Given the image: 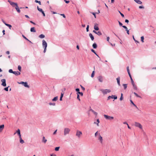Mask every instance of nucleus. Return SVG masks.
I'll return each mask as SVG.
<instances>
[{
    "instance_id": "1",
    "label": "nucleus",
    "mask_w": 156,
    "mask_h": 156,
    "mask_svg": "<svg viewBox=\"0 0 156 156\" xmlns=\"http://www.w3.org/2000/svg\"><path fill=\"white\" fill-rule=\"evenodd\" d=\"M101 91L104 94H106L108 93H109L111 92V90L110 89H101Z\"/></svg>"
},
{
    "instance_id": "2",
    "label": "nucleus",
    "mask_w": 156,
    "mask_h": 156,
    "mask_svg": "<svg viewBox=\"0 0 156 156\" xmlns=\"http://www.w3.org/2000/svg\"><path fill=\"white\" fill-rule=\"evenodd\" d=\"M70 131V129L69 128H65L64 131V136H66L67 134H69Z\"/></svg>"
},
{
    "instance_id": "3",
    "label": "nucleus",
    "mask_w": 156,
    "mask_h": 156,
    "mask_svg": "<svg viewBox=\"0 0 156 156\" xmlns=\"http://www.w3.org/2000/svg\"><path fill=\"white\" fill-rule=\"evenodd\" d=\"M8 2L13 7H15V8L16 7V6H17L18 5L16 3H15L14 2H11L9 0Z\"/></svg>"
},
{
    "instance_id": "4",
    "label": "nucleus",
    "mask_w": 156,
    "mask_h": 156,
    "mask_svg": "<svg viewBox=\"0 0 156 156\" xmlns=\"http://www.w3.org/2000/svg\"><path fill=\"white\" fill-rule=\"evenodd\" d=\"M82 133L81 131L77 130L76 133V136L78 138H80L81 136L82 135Z\"/></svg>"
},
{
    "instance_id": "5",
    "label": "nucleus",
    "mask_w": 156,
    "mask_h": 156,
    "mask_svg": "<svg viewBox=\"0 0 156 156\" xmlns=\"http://www.w3.org/2000/svg\"><path fill=\"white\" fill-rule=\"evenodd\" d=\"M135 126L136 127H138L140 129L142 128V126L140 123L137 122H135Z\"/></svg>"
},
{
    "instance_id": "6",
    "label": "nucleus",
    "mask_w": 156,
    "mask_h": 156,
    "mask_svg": "<svg viewBox=\"0 0 156 156\" xmlns=\"http://www.w3.org/2000/svg\"><path fill=\"white\" fill-rule=\"evenodd\" d=\"M104 116L106 119H108V120L112 119L114 118L112 116H108L106 115H104Z\"/></svg>"
},
{
    "instance_id": "7",
    "label": "nucleus",
    "mask_w": 156,
    "mask_h": 156,
    "mask_svg": "<svg viewBox=\"0 0 156 156\" xmlns=\"http://www.w3.org/2000/svg\"><path fill=\"white\" fill-rule=\"evenodd\" d=\"M42 46L44 48H47V44L46 41L44 40L42 41Z\"/></svg>"
},
{
    "instance_id": "8",
    "label": "nucleus",
    "mask_w": 156,
    "mask_h": 156,
    "mask_svg": "<svg viewBox=\"0 0 156 156\" xmlns=\"http://www.w3.org/2000/svg\"><path fill=\"white\" fill-rule=\"evenodd\" d=\"M1 81L2 83L1 84L4 87H5L6 85L5 80V79H2L1 80Z\"/></svg>"
},
{
    "instance_id": "9",
    "label": "nucleus",
    "mask_w": 156,
    "mask_h": 156,
    "mask_svg": "<svg viewBox=\"0 0 156 156\" xmlns=\"http://www.w3.org/2000/svg\"><path fill=\"white\" fill-rule=\"evenodd\" d=\"M98 140H99L101 144H102L103 142V139L102 137L101 136L100 133H99L98 137Z\"/></svg>"
},
{
    "instance_id": "10",
    "label": "nucleus",
    "mask_w": 156,
    "mask_h": 156,
    "mask_svg": "<svg viewBox=\"0 0 156 156\" xmlns=\"http://www.w3.org/2000/svg\"><path fill=\"white\" fill-rule=\"evenodd\" d=\"M99 81L100 82H102L103 81V77L101 76H99L97 78Z\"/></svg>"
},
{
    "instance_id": "11",
    "label": "nucleus",
    "mask_w": 156,
    "mask_h": 156,
    "mask_svg": "<svg viewBox=\"0 0 156 156\" xmlns=\"http://www.w3.org/2000/svg\"><path fill=\"white\" fill-rule=\"evenodd\" d=\"M98 24H95L94 25V29L95 30H99V28L98 27Z\"/></svg>"
},
{
    "instance_id": "12",
    "label": "nucleus",
    "mask_w": 156,
    "mask_h": 156,
    "mask_svg": "<svg viewBox=\"0 0 156 156\" xmlns=\"http://www.w3.org/2000/svg\"><path fill=\"white\" fill-rule=\"evenodd\" d=\"M47 141V140L45 139V137L44 136H43L42 137V142L45 144L46 143Z\"/></svg>"
},
{
    "instance_id": "13",
    "label": "nucleus",
    "mask_w": 156,
    "mask_h": 156,
    "mask_svg": "<svg viewBox=\"0 0 156 156\" xmlns=\"http://www.w3.org/2000/svg\"><path fill=\"white\" fill-rule=\"evenodd\" d=\"M13 74H14L16 76H18L20 75V73L18 71H14Z\"/></svg>"
},
{
    "instance_id": "14",
    "label": "nucleus",
    "mask_w": 156,
    "mask_h": 156,
    "mask_svg": "<svg viewBox=\"0 0 156 156\" xmlns=\"http://www.w3.org/2000/svg\"><path fill=\"white\" fill-rule=\"evenodd\" d=\"M120 78L119 77H118L116 79L118 84L119 86H120Z\"/></svg>"
},
{
    "instance_id": "15",
    "label": "nucleus",
    "mask_w": 156,
    "mask_h": 156,
    "mask_svg": "<svg viewBox=\"0 0 156 156\" xmlns=\"http://www.w3.org/2000/svg\"><path fill=\"white\" fill-rule=\"evenodd\" d=\"M89 111H91L92 112H93V113L95 115H97V114H98V113L97 112H95L94 110H93L92 109L90 108V110H89Z\"/></svg>"
},
{
    "instance_id": "16",
    "label": "nucleus",
    "mask_w": 156,
    "mask_h": 156,
    "mask_svg": "<svg viewBox=\"0 0 156 156\" xmlns=\"http://www.w3.org/2000/svg\"><path fill=\"white\" fill-rule=\"evenodd\" d=\"M135 2L139 4H141L142 3V2L140 0H134Z\"/></svg>"
},
{
    "instance_id": "17",
    "label": "nucleus",
    "mask_w": 156,
    "mask_h": 156,
    "mask_svg": "<svg viewBox=\"0 0 156 156\" xmlns=\"http://www.w3.org/2000/svg\"><path fill=\"white\" fill-rule=\"evenodd\" d=\"M4 125H2L0 126V132H2L4 128Z\"/></svg>"
},
{
    "instance_id": "18",
    "label": "nucleus",
    "mask_w": 156,
    "mask_h": 156,
    "mask_svg": "<svg viewBox=\"0 0 156 156\" xmlns=\"http://www.w3.org/2000/svg\"><path fill=\"white\" fill-rule=\"evenodd\" d=\"M30 30L31 32H36V31L35 29V28L34 27L31 28H30Z\"/></svg>"
},
{
    "instance_id": "19",
    "label": "nucleus",
    "mask_w": 156,
    "mask_h": 156,
    "mask_svg": "<svg viewBox=\"0 0 156 156\" xmlns=\"http://www.w3.org/2000/svg\"><path fill=\"white\" fill-rule=\"evenodd\" d=\"M89 36L90 37V38L91 39V40L92 41H93L94 40V37L90 33L89 34Z\"/></svg>"
},
{
    "instance_id": "20",
    "label": "nucleus",
    "mask_w": 156,
    "mask_h": 156,
    "mask_svg": "<svg viewBox=\"0 0 156 156\" xmlns=\"http://www.w3.org/2000/svg\"><path fill=\"white\" fill-rule=\"evenodd\" d=\"M100 122L99 119H97V122H94V123L95 124H96L97 126H99V123Z\"/></svg>"
},
{
    "instance_id": "21",
    "label": "nucleus",
    "mask_w": 156,
    "mask_h": 156,
    "mask_svg": "<svg viewBox=\"0 0 156 156\" xmlns=\"http://www.w3.org/2000/svg\"><path fill=\"white\" fill-rule=\"evenodd\" d=\"M23 85L25 87H28V88H29V86L28 85V84H27V82H25V83H24Z\"/></svg>"
},
{
    "instance_id": "22",
    "label": "nucleus",
    "mask_w": 156,
    "mask_h": 156,
    "mask_svg": "<svg viewBox=\"0 0 156 156\" xmlns=\"http://www.w3.org/2000/svg\"><path fill=\"white\" fill-rule=\"evenodd\" d=\"M58 99V96L55 97L52 99V101H57Z\"/></svg>"
},
{
    "instance_id": "23",
    "label": "nucleus",
    "mask_w": 156,
    "mask_h": 156,
    "mask_svg": "<svg viewBox=\"0 0 156 156\" xmlns=\"http://www.w3.org/2000/svg\"><path fill=\"white\" fill-rule=\"evenodd\" d=\"M15 9H16V10L17 11L18 13H20V9L19 8L18 6H16V7L15 8Z\"/></svg>"
},
{
    "instance_id": "24",
    "label": "nucleus",
    "mask_w": 156,
    "mask_h": 156,
    "mask_svg": "<svg viewBox=\"0 0 156 156\" xmlns=\"http://www.w3.org/2000/svg\"><path fill=\"white\" fill-rule=\"evenodd\" d=\"M16 133H17L19 135H20V129H17V130L16 132L15 133H14V134H15Z\"/></svg>"
},
{
    "instance_id": "25",
    "label": "nucleus",
    "mask_w": 156,
    "mask_h": 156,
    "mask_svg": "<svg viewBox=\"0 0 156 156\" xmlns=\"http://www.w3.org/2000/svg\"><path fill=\"white\" fill-rule=\"evenodd\" d=\"M22 37L25 39L26 40H27V41H29L31 43H32V42H31V41H30L26 37H25L23 34L22 35Z\"/></svg>"
},
{
    "instance_id": "26",
    "label": "nucleus",
    "mask_w": 156,
    "mask_h": 156,
    "mask_svg": "<svg viewBox=\"0 0 156 156\" xmlns=\"http://www.w3.org/2000/svg\"><path fill=\"white\" fill-rule=\"evenodd\" d=\"M45 37V36L43 34H41L39 36V37L41 38H43Z\"/></svg>"
},
{
    "instance_id": "27",
    "label": "nucleus",
    "mask_w": 156,
    "mask_h": 156,
    "mask_svg": "<svg viewBox=\"0 0 156 156\" xmlns=\"http://www.w3.org/2000/svg\"><path fill=\"white\" fill-rule=\"evenodd\" d=\"M5 25H6L7 27H9L10 29H11V28L12 27V26L11 25L8 24H7L6 23H5Z\"/></svg>"
},
{
    "instance_id": "28",
    "label": "nucleus",
    "mask_w": 156,
    "mask_h": 156,
    "mask_svg": "<svg viewBox=\"0 0 156 156\" xmlns=\"http://www.w3.org/2000/svg\"><path fill=\"white\" fill-rule=\"evenodd\" d=\"M111 98H114V99H116L117 98V97L115 95H112L111 96Z\"/></svg>"
},
{
    "instance_id": "29",
    "label": "nucleus",
    "mask_w": 156,
    "mask_h": 156,
    "mask_svg": "<svg viewBox=\"0 0 156 156\" xmlns=\"http://www.w3.org/2000/svg\"><path fill=\"white\" fill-rule=\"evenodd\" d=\"M92 46L94 48H96L97 47V45L95 43L93 44Z\"/></svg>"
},
{
    "instance_id": "30",
    "label": "nucleus",
    "mask_w": 156,
    "mask_h": 156,
    "mask_svg": "<svg viewBox=\"0 0 156 156\" xmlns=\"http://www.w3.org/2000/svg\"><path fill=\"white\" fill-rule=\"evenodd\" d=\"M130 102L135 107H136V108H138L137 107V106H136V105L133 102V101L132 100H130Z\"/></svg>"
},
{
    "instance_id": "31",
    "label": "nucleus",
    "mask_w": 156,
    "mask_h": 156,
    "mask_svg": "<svg viewBox=\"0 0 156 156\" xmlns=\"http://www.w3.org/2000/svg\"><path fill=\"white\" fill-rule=\"evenodd\" d=\"M91 51L93 52L97 56H98L99 58V57L98 56V55L97 54V53L95 52V51L93 50V49H91Z\"/></svg>"
},
{
    "instance_id": "32",
    "label": "nucleus",
    "mask_w": 156,
    "mask_h": 156,
    "mask_svg": "<svg viewBox=\"0 0 156 156\" xmlns=\"http://www.w3.org/2000/svg\"><path fill=\"white\" fill-rule=\"evenodd\" d=\"M124 88L125 90L126 89L127 87V84H123Z\"/></svg>"
},
{
    "instance_id": "33",
    "label": "nucleus",
    "mask_w": 156,
    "mask_h": 156,
    "mask_svg": "<svg viewBox=\"0 0 156 156\" xmlns=\"http://www.w3.org/2000/svg\"><path fill=\"white\" fill-rule=\"evenodd\" d=\"M133 87V88L135 90H136L137 89V87L136 85L135 84H132Z\"/></svg>"
},
{
    "instance_id": "34",
    "label": "nucleus",
    "mask_w": 156,
    "mask_h": 156,
    "mask_svg": "<svg viewBox=\"0 0 156 156\" xmlns=\"http://www.w3.org/2000/svg\"><path fill=\"white\" fill-rule=\"evenodd\" d=\"M96 34H98L99 36H100L102 35V33L100 31H99L97 32Z\"/></svg>"
},
{
    "instance_id": "35",
    "label": "nucleus",
    "mask_w": 156,
    "mask_h": 156,
    "mask_svg": "<svg viewBox=\"0 0 156 156\" xmlns=\"http://www.w3.org/2000/svg\"><path fill=\"white\" fill-rule=\"evenodd\" d=\"M49 105H53V106H55V103H51L50 102L49 103Z\"/></svg>"
},
{
    "instance_id": "36",
    "label": "nucleus",
    "mask_w": 156,
    "mask_h": 156,
    "mask_svg": "<svg viewBox=\"0 0 156 156\" xmlns=\"http://www.w3.org/2000/svg\"><path fill=\"white\" fill-rule=\"evenodd\" d=\"M133 94L135 95L137 97L140 98V96H139L137 93L135 92H134Z\"/></svg>"
},
{
    "instance_id": "37",
    "label": "nucleus",
    "mask_w": 156,
    "mask_h": 156,
    "mask_svg": "<svg viewBox=\"0 0 156 156\" xmlns=\"http://www.w3.org/2000/svg\"><path fill=\"white\" fill-rule=\"evenodd\" d=\"M35 2H36V3H38L40 5H41V2L40 1H38V0H35Z\"/></svg>"
},
{
    "instance_id": "38",
    "label": "nucleus",
    "mask_w": 156,
    "mask_h": 156,
    "mask_svg": "<svg viewBox=\"0 0 156 156\" xmlns=\"http://www.w3.org/2000/svg\"><path fill=\"white\" fill-rule=\"evenodd\" d=\"M20 142L21 144H23L24 143V141L23 140H22V138L20 139Z\"/></svg>"
},
{
    "instance_id": "39",
    "label": "nucleus",
    "mask_w": 156,
    "mask_h": 156,
    "mask_svg": "<svg viewBox=\"0 0 156 156\" xmlns=\"http://www.w3.org/2000/svg\"><path fill=\"white\" fill-rule=\"evenodd\" d=\"M77 94L78 95V94H80L81 96H82L83 95V93L82 92H77Z\"/></svg>"
},
{
    "instance_id": "40",
    "label": "nucleus",
    "mask_w": 156,
    "mask_h": 156,
    "mask_svg": "<svg viewBox=\"0 0 156 156\" xmlns=\"http://www.w3.org/2000/svg\"><path fill=\"white\" fill-rule=\"evenodd\" d=\"M18 69L20 71H21V67L20 66H18Z\"/></svg>"
},
{
    "instance_id": "41",
    "label": "nucleus",
    "mask_w": 156,
    "mask_h": 156,
    "mask_svg": "<svg viewBox=\"0 0 156 156\" xmlns=\"http://www.w3.org/2000/svg\"><path fill=\"white\" fill-rule=\"evenodd\" d=\"M141 41L142 42H144V36H142L141 37Z\"/></svg>"
},
{
    "instance_id": "42",
    "label": "nucleus",
    "mask_w": 156,
    "mask_h": 156,
    "mask_svg": "<svg viewBox=\"0 0 156 156\" xmlns=\"http://www.w3.org/2000/svg\"><path fill=\"white\" fill-rule=\"evenodd\" d=\"M59 147H56L55 148V151H58L59 150Z\"/></svg>"
},
{
    "instance_id": "43",
    "label": "nucleus",
    "mask_w": 156,
    "mask_h": 156,
    "mask_svg": "<svg viewBox=\"0 0 156 156\" xmlns=\"http://www.w3.org/2000/svg\"><path fill=\"white\" fill-rule=\"evenodd\" d=\"M9 72L10 73H13V72H14V71H13V70H12V69H9Z\"/></svg>"
},
{
    "instance_id": "44",
    "label": "nucleus",
    "mask_w": 156,
    "mask_h": 156,
    "mask_svg": "<svg viewBox=\"0 0 156 156\" xmlns=\"http://www.w3.org/2000/svg\"><path fill=\"white\" fill-rule=\"evenodd\" d=\"M9 87V86H8L7 87L5 88L4 89V90L6 91H8V87Z\"/></svg>"
},
{
    "instance_id": "45",
    "label": "nucleus",
    "mask_w": 156,
    "mask_h": 156,
    "mask_svg": "<svg viewBox=\"0 0 156 156\" xmlns=\"http://www.w3.org/2000/svg\"><path fill=\"white\" fill-rule=\"evenodd\" d=\"M94 71H93L91 75V77H93L94 76Z\"/></svg>"
},
{
    "instance_id": "46",
    "label": "nucleus",
    "mask_w": 156,
    "mask_h": 156,
    "mask_svg": "<svg viewBox=\"0 0 156 156\" xmlns=\"http://www.w3.org/2000/svg\"><path fill=\"white\" fill-rule=\"evenodd\" d=\"M127 72L128 73H130V72H129V66H128L127 67Z\"/></svg>"
},
{
    "instance_id": "47",
    "label": "nucleus",
    "mask_w": 156,
    "mask_h": 156,
    "mask_svg": "<svg viewBox=\"0 0 156 156\" xmlns=\"http://www.w3.org/2000/svg\"><path fill=\"white\" fill-rule=\"evenodd\" d=\"M77 98L79 101H80V96L79 94H77Z\"/></svg>"
},
{
    "instance_id": "48",
    "label": "nucleus",
    "mask_w": 156,
    "mask_h": 156,
    "mask_svg": "<svg viewBox=\"0 0 156 156\" xmlns=\"http://www.w3.org/2000/svg\"><path fill=\"white\" fill-rule=\"evenodd\" d=\"M119 13H120V14L122 16V17H124V15L120 11H119Z\"/></svg>"
},
{
    "instance_id": "49",
    "label": "nucleus",
    "mask_w": 156,
    "mask_h": 156,
    "mask_svg": "<svg viewBox=\"0 0 156 156\" xmlns=\"http://www.w3.org/2000/svg\"><path fill=\"white\" fill-rule=\"evenodd\" d=\"M130 79H131V82L132 84H134V82L133 81V79H132V78H131Z\"/></svg>"
},
{
    "instance_id": "50",
    "label": "nucleus",
    "mask_w": 156,
    "mask_h": 156,
    "mask_svg": "<svg viewBox=\"0 0 156 156\" xmlns=\"http://www.w3.org/2000/svg\"><path fill=\"white\" fill-rule=\"evenodd\" d=\"M98 131H97L95 133L94 136L95 137H96L99 134L98 133Z\"/></svg>"
},
{
    "instance_id": "51",
    "label": "nucleus",
    "mask_w": 156,
    "mask_h": 156,
    "mask_svg": "<svg viewBox=\"0 0 156 156\" xmlns=\"http://www.w3.org/2000/svg\"><path fill=\"white\" fill-rule=\"evenodd\" d=\"M118 22H119V25L120 26H123L121 22H120L119 21H118Z\"/></svg>"
},
{
    "instance_id": "52",
    "label": "nucleus",
    "mask_w": 156,
    "mask_h": 156,
    "mask_svg": "<svg viewBox=\"0 0 156 156\" xmlns=\"http://www.w3.org/2000/svg\"><path fill=\"white\" fill-rule=\"evenodd\" d=\"M89 26L88 25H87V28H86V30L87 32L89 31Z\"/></svg>"
},
{
    "instance_id": "53",
    "label": "nucleus",
    "mask_w": 156,
    "mask_h": 156,
    "mask_svg": "<svg viewBox=\"0 0 156 156\" xmlns=\"http://www.w3.org/2000/svg\"><path fill=\"white\" fill-rule=\"evenodd\" d=\"M122 27L123 28H124L126 30V29H127V27L125 26H122Z\"/></svg>"
},
{
    "instance_id": "54",
    "label": "nucleus",
    "mask_w": 156,
    "mask_h": 156,
    "mask_svg": "<svg viewBox=\"0 0 156 156\" xmlns=\"http://www.w3.org/2000/svg\"><path fill=\"white\" fill-rule=\"evenodd\" d=\"M25 82H23V81H21L20 82H18V83L20 84H24V83Z\"/></svg>"
},
{
    "instance_id": "55",
    "label": "nucleus",
    "mask_w": 156,
    "mask_h": 156,
    "mask_svg": "<svg viewBox=\"0 0 156 156\" xmlns=\"http://www.w3.org/2000/svg\"><path fill=\"white\" fill-rule=\"evenodd\" d=\"M133 39L135 41V42H137V43H139V42L138 41H136V40L135 39V38H134V36H133Z\"/></svg>"
},
{
    "instance_id": "56",
    "label": "nucleus",
    "mask_w": 156,
    "mask_h": 156,
    "mask_svg": "<svg viewBox=\"0 0 156 156\" xmlns=\"http://www.w3.org/2000/svg\"><path fill=\"white\" fill-rule=\"evenodd\" d=\"M60 15L62 16L64 18H66V17L64 14H60Z\"/></svg>"
},
{
    "instance_id": "57",
    "label": "nucleus",
    "mask_w": 156,
    "mask_h": 156,
    "mask_svg": "<svg viewBox=\"0 0 156 156\" xmlns=\"http://www.w3.org/2000/svg\"><path fill=\"white\" fill-rule=\"evenodd\" d=\"M139 8L140 9H144V7L143 6H139Z\"/></svg>"
},
{
    "instance_id": "58",
    "label": "nucleus",
    "mask_w": 156,
    "mask_h": 156,
    "mask_svg": "<svg viewBox=\"0 0 156 156\" xmlns=\"http://www.w3.org/2000/svg\"><path fill=\"white\" fill-rule=\"evenodd\" d=\"M125 22L127 23H128L129 22V20L127 19H126L125 20Z\"/></svg>"
},
{
    "instance_id": "59",
    "label": "nucleus",
    "mask_w": 156,
    "mask_h": 156,
    "mask_svg": "<svg viewBox=\"0 0 156 156\" xmlns=\"http://www.w3.org/2000/svg\"><path fill=\"white\" fill-rule=\"evenodd\" d=\"M76 90L78 92H80V89L79 88H76Z\"/></svg>"
},
{
    "instance_id": "60",
    "label": "nucleus",
    "mask_w": 156,
    "mask_h": 156,
    "mask_svg": "<svg viewBox=\"0 0 156 156\" xmlns=\"http://www.w3.org/2000/svg\"><path fill=\"white\" fill-rule=\"evenodd\" d=\"M38 10L41 12L43 11L42 9L41 8H39Z\"/></svg>"
},
{
    "instance_id": "61",
    "label": "nucleus",
    "mask_w": 156,
    "mask_h": 156,
    "mask_svg": "<svg viewBox=\"0 0 156 156\" xmlns=\"http://www.w3.org/2000/svg\"><path fill=\"white\" fill-rule=\"evenodd\" d=\"M123 96H121L120 98V101H122L123 99Z\"/></svg>"
},
{
    "instance_id": "62",
    "label": "nucleus",
    "mask_w": 156,
    "mask_h": 156,
    "mask_svg": "<svg viewBox=\"0 0 156 156\" xmlns=\"http://www.w3.org/2000/svg\"><path fill=\"white\" fill-rule=\"evenodd\" d=\"M64 2H65L66 3H68L69 2V1H67V0H64Z\"/></svg>"
},
{
    "instance_id": "63",
    "label": "nucleus",
    "mask_w": 156,
    "mask_h": 156,
    "mask_svg": "<svg viewBox=\"0 0 156 156\" xmlns=\"http://www.w3.org/2000/svg\"><path fill=\"white\" fill-rule=\"evenodd\" d=\"M64 94L62 93L61 94L60 97L62 98L63 97Z\"/></svg>"
},
{
    "instance_id": "64",
    "label": "nucleus",
    "mask_w": 156,
    "mask_h": 156,
    "mask_svg": "<svg viewBox=\"0 0 156 156\" xmlns=\"http://www.w3.org/2000/svg\"><path fill=\"white\" fill-rule=\"evenodd\" d=\"M50 156H56V155L54 154H51Z\"/></svg>"
}]
</instances>
